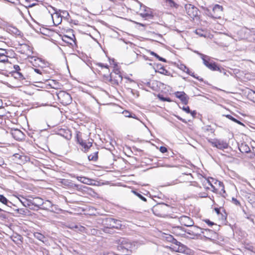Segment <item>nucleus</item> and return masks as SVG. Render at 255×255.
Instances as JSON below:
<instances>
[{"instance_id":"obj_24","label":"nucleus","mask_w":255,"mask_h":255,"mask_svg":"<svg viewBox=\"0 0 255 255\" xmlns=\"http://www.w3.org/2000/svg\"><path fill=\"white\" fill-rule=\"evenodd\" d=\"M60 183L65 187H68L70 189L73 188V182L70 180L62 179Z\"/></svg>"},{"instance_id":"obj_64","label":"nucleus","mask_w":255,"mask_h":255,"mask_svg":"<svg viewBox=\"0 0 255 255\" xmlns=\"http://www.w3.org/2000/svg\"><path fill=\"white\" fill-rule=\"evenodd\" d=\"M163 67H164V66L161 64H157L156 65V69L158 70V71L161 70Z\"/></svg>"},{"instance_id":"obj_26","label":"nucleus","mask_w":255,"mask_h":255,"mask_svg":"<svg viewBox=\"0 0 255 255\" xmlns=\"http://www.w3.org/2000/svg\"><path fill=\"white\" fill-rule=\"evenodd\" d=\"M162 83L156 80H151L150 88L153 91H157L159 90Z\"/></svg>"},{"instance_id":"obj_49","label":"nucleus","mask_w":255,"mask_h":255,"mask_svg":"<svg viewBox=\"0 0 255 255\" xmlns=\"http://www.w3.org/2000/svg\"><path fill=\"white\" fill-rule=\"evenodd\" d=\"M13 238H14V239H15V240H13V241L14 242H15L16 241H20L21 243L22 242L23 238L21 235L17 234L16 236H13Z\"/></svg>"},{"instance_id":"obj_53","label":"nucleus","mask_w":255,"mask_h":255,"mask_svg":"<svg viewBox=\"0 0 255 255\" xmlns=\"http://www.w3.org/2000/svg\"><path fill=\"white\" fill-rule=\"evenodd\" d=\"M180 107V108L182 109L184 112H185L187 114H189V112H190V109L189 107H188V106H187V107L183 106L182 108L181 107Z\"/></svg>"},{"instance_id":"obj_57","label":"nucleus","mask_w":255,"mask_h":255,"mask_svg":"<svg viewBox=\"0 0 255 255\" xmlns=\"http://www.w3.org/2000/svg\"><path fill=\"white\" fill-rule=\"evenodd\" d=\"M97 65L100 66L101 68H105L107 69H109V66L107 64H104L102 63H98Z\"/></svg>"},{"instance_id":"obj_60","label":"nucleus","mask_w":255,"mask_h":255,"mask_svg":"<svg viewBox=\"0 0 255 255\" xmlns=\"http://www.w3.org/2000/svg\"><path fill=\"white\" fill-rule=\"evenodd\" d=\"M76 138L77 142L78 141H79L80 140V139H82L81 133L80 132H79L78 133H77Z\"/></svg>"},{"instance_id":"obj_33","label":"nucleus","mask_w":255,"mask_h":255,"mask_svg":"<svg viewBox=\"0 0 255 255\" xmlns=\"http://www.w3.org/2000/svg\"><path fill=\"white\" fill-rule=\"evenodd\" d=\"M186 73L200 82L204 81V80L202 78H200V77L196 76L194 72H192L189 69H187V70L186 71Z\"/></svg>"},{"instance_id":"obj_39","label":"nucleus","mask_w":255,"mask_h":255,"mask_svg":"<svg viewBox=\"0 0 255 255\" xmlns=\"http://www.w3.org/2000/svg\"><path fill=\"white\" fill-rule=\"evenodd\" d=\"M113 225H114V227H118V228H112V229H122V227L123 226L122 224V222L120 220H118L117 219H115V222L113 223Z\"/></svg>"},{"instance_id":"obj_7","label":"nucleus","mask_w":255,"mask_h":255,"mask_svg":"<svg viewBox=\"0 0 255 255\" xmlns=\"http://www.w3.org/2000/svg\"><path fill=\"white\" fill-rule=\"evenodd\" d=\"M208 141L211 143V144L215 147L220 149L224 150L227 149L229 147V143L227 142L226 140L222 139L214 138V139H208Z\"/></svg>"},{"instance_id":"obj_34","label":"nucleus","mask_w":255,"mask_h":255,"mask_svg":"<svg viewBox=\"0 0 255 255\" xmlns=\"http://www.w3.org/2000/svg\"><path fill=\"white\" fill-rule=\"evenodd\" d=\"M77 179L81 182L86 184H89V182L91 181L89 178L85 177L78 176Z\"/></svg>"},{"instance_id":"obj_9","label":"nucleus","mask_w":255,"mask_h":255,"mask_svg":"<svg viewBox=\"0 0 255 255\" xmlns=\"http://www.w3.org/2000/svg\"><path fill=\"white\" fill-rule=\"evenodd\" d=\"M170 218L178 219L179 222L182 226L188 227L192 226L194 224L193 220L190 217L185 215L178 216L174 214H172L170 216Z\"/></svg>"},{"instance_id":"obj_56","label":"nucleus","mask_w":255,"mask_h":255,"mask_svg":"<svg viewBox=\"0 0 255 255\" xmlns=\"http://www.w3.org/2000/svg\"><path fill=\"white\" fill-rule=\"evenodd\" d=\"M6 206L7 207L8 209L9 210L12 208V206H14V204L11 202L10 201L8 200L7 203L6 204Z\"/></svg>"},{"instance_id":"obj_47","label":"nucleus","mask_w":255,"mask_h":255,"mask_svg":"<svg viewBox=\"0 0 255 255\" xmlns=\"http://www.w3.org/2000/svg\"><path fill=\"white\" fill-rule=\"evenodd\" d=\"M221 209L224 212L225 214H226L225 216H224L223 214H222V217L223 218L225 217V218H226L227 214H226V213L225 212V210H224V209L223 208H215L214 209V210L218 215H219L220 214H221Z\"/></svg>"},{"instance_id":"obj_23","label":"nucleus","mask_w":255,"mask_h":255,"mask_svg":"<svg viewBox=\"0 0 255 255\" xmlns=\"http://www.w3.org/2000/svg\"><path fill=\"white\" fill-rule=\"evenodd\" d=\"M80 145L83 147V149L82 150L84 152H87L89 149L92 150L94 149L93 147V143L92 142H88L87 143L86 141L84 140Z\"/></svg>"},{"instance_id":"obj_43","label":"nucleus","mask_w":255,"mask_h":255,"mask_svg":"<svg viewBox=\"0 0 255 255\" xmlns=\"http://www.w3.org/2000/svg\"><path fill=\"white\" fill-rule=\"evenodd\" d=\"M158 98L162 101L163 102H171L172 101L171 100V99L169 97H164L163 95H160L159 94L158 95Z\"/></svg>"},{"instance_id":"obj_10","label":"nucleus","mask_w":255,"mask_h":255,"mask_svg":"<svg viewBox=\"0 0 255 255\" xmlns=\"http://www.w3.org/2000/svg\"><path fill=\"white\" fill-rule=\"evenodd\" d=\"M59 101L63 105H67L72 102V98L71 95L64 91H60L57 94Z\"/></svg>"},{"instance_id":"obj_32","label":"nucleus","mask_w":255,"mask_h":255,"mask_svg":"<svg viewBox=\"0 0 255 255\" xmlns=\"http://www.w3.org/2000/svg\"><path fill=\"white\" fill-rule=\"evenodd\" d=\"M224 116H225L228 119L231 120L232 121L240 125H244L243 123H242L241 122L237 120V119L235 118L234 117H233L232 115H224Z\"/></svg>"},{"instance_id":"obj_62","label":"nucleus","mask_w":255,"mask_h":255,"mask_svg":"<svg viewBox=\"0 0 255 255\" xmlns=\"http://www.w3.org/2000/svg\"><path fill=\"white\" fill-rule=\"evenodd\" d=\"M0 218L2 219H6L7 218V217L6 215L3 213H0Z\"/></svg>"},{"instance_id":"obj_36","label":"nucleus","mask_w":255,"mask_h":255,"mask_svg":"<svg viewBox=\"0 0 255 255\" xmlns=\"http://www.w3.org/2000/svg\"><path fill=\"white\" fill-rule=\"evenodd\" d=\"M87 188L86 186L81 184H76L73 183V189H75L78 191H85L84 189Z\"/></svg>"},{"instance_id":"obj_5","label":"nucleus","mask_w":255,"mask_h":255,"mask_svg":"<svg viewBox=\"0 0 255 255\" xmlns=\"http://www.w3.org/2000/svg\"><path fill=\"white\" fill-rule=\"evenodd\" d=\"M195 52L197 53L199 56H200V58L202 59L203 61V64L210 70L215 71L216 68H217V66L218 64H217L215 62L213 61L211 59V57L201 53L198 51H195Z\"/></svg>"},{"instance_id":"obj_29","label":"nucleus","mask_w":255,"mask_h":255,"mask_svg":"<svg viewBox=\"0 0 255 255\" xmlns=\"http://www.w3.org/2000/svg\"><path fill=\"white\" fill-rule=\"evenodd\" d=\"M17 213L22 215H28L29 214V210L25 208H14Z\"/></svg>"},{"instance_id":"obj_31","label":"nucleus","mask_w":255,"mask_h":255,"mask_svg":"<svg viewBox=\"0 0 255 255\" xmlns=\"http://www.w3.org/2000/svg\"><path fill=\"white\" fill-rule=\"evenodd\" d=\"M12 75L14 77V78L18 79L19 80H22L24 79V77L22 74L19 72H12Z\"/></svg>"},{"instance_id":"obj_45","label":"nucleus","mask_w":255,"mask_h":255,"mask_svg":"<svg viewBox=\"0 0 255 255\" xmlns=\"http://www.w3.org/2000/svg\"><path fill=\"white\" fill-rule=\"evenodd\" d=\"M12 30L11 32L13 33L15 35L17 36L21 35V32L20 31H19L17 28L14 26H11Z\"/></svg>"},{"instance_id":"obj_4","label":"nucleus","mask_w":255,"mask_h":255,"mask_svg":"<svg viewBox=\"0 0 255 255\" xmlns=\"http://www.w3.org/2000/svg\"><path fill=\"white\" fill-rule=\"evenodd\" d=\"M219 230L220 226L219 225H216V228H213V230L202 228L201 235L203 234L205 238L210 241H216L218 239V235L217 232Z\"/></svg>"},{"instance_id":"obj_19","label":"nucleus","mask_w":255,"mask_h":255,"mask_svg":"<svg viewBox=\"0 0 255 255\" xmlns=\"http://www.w3.org/2000/svg\"><path fill=\"white\" fill-rule=\"evenodd\" d=\"M139 3L140 4V7H143L144 8V12L140 13V15L143 18L148 17L152 19L154 15L150 8L143 5L140 2H139Z\"/></svg>"},{"instance_id":"obj_12","label":"nucleus","mask_w":255,"mask_h":255,"mask_svg":"<svg viewBox=\"0 0 255 255\" xmlns=\"http://www.w3.org/2000/svg\"><path fill=\"white\" fill-rule=\"evenodd\" d=\"M105 79H108L110 83L115 86L119 85L120 83H121L123 80V76L122 75H113L110 74L109 76H104Z\"/></svg>"},{"instance_id":"obj_13","label":"nucleus","mask_w":255,"mask_h":255,"mask_svg":"<svg viewBox=\"0 0 255 255\" xmlns=\"http://www.w3.org/2000/svg\"><path fill=\"white\" fill-rule=\"evenodd\" d=\"M187 14L192 18L196 17L198 13V9L191 4H187L185 5Z\"/></svg>"},{"instance_id":"obj_37","label":"nucleus","mask_w":255,"mask_h":255,"mask_svg":"<svg viewBox=\"0 0 255 255\" xmlns=\"http://www.w3.org/2000/svg\"><path fill=\"white\" fill-rule=\"evenodd\" d=\"M110 74L113 75H122L120 70V68L117 63L114 64V67L113 72Z\"/></svg>"},{"instance_id":"obj_44","label":"nucleus","mask_w":255,"mask_h":255,"mask_svg":"<svg viewBox=\"0 0 255 255\" xmlns=\"http://www.w3.org/2000/svg\"><path fill=\"white\" fill-rule=\"evenodd\" d=\"M177 67L180 69L181 70L186 72V70L187 69H189V68L184 64L180 63L179 64L177 65Z\"/></svg>"},{"instance_id":"obj_41","label":"nucleus","mask_w":255,"mask_h":255,"mask_svg":"<svg viewBox=\"0 0 255 255\" xmlns=\"http://www.w3.org/2000/svg\"><path fill=\"white\" fill-rule=\"evenodd\" d=\"M203 221L206 223L208 226L211 227L214 226L213 228H216V225H217L214 222L210 221L209 219H208L203 220Z\"/></svg>"},{"instance_id":"obj_52","label":"nucleus","mask_w":255,"mask_h":255,"mask_svg":"<svg viewBox=\"0 0 255 255\" xmlns=\"http://www.w3.org/2000/svg\"><path fill=\"white\" fill-rule=\"evenodd\" d=\"M232 200L234 204L237 206H241L240 202L236 198L233 197Z\"/></svg>"},{"instance_id":"obj_46","label":"nucleus","mask_w":255,"mask_h":255,"mask_svg":"<svg viewBox=\"0 0 255 255\" xmlns=\"http://www.w3.org/2000/svg\"><path fill=\"white\" fill-rule=\"evenodd\" d=\"M8 200L5 196H4V195L0 194V202L6 205V204L7 203Z\"/></svg>"},{"instance_id":"obj_18","label":"nucleus","mask_w":255,"mask_h":255,"mask_svg":"<svg viewBox=\"0 0 255 255\" xmlns=\"http://www.w3.org/2000/svg\"><path fill=\"white\" fill-rule=\"evenodd\" d=\"M10 133L15 139L18 141L24 139L25 136L22 131L17 128H12Z\"/></svg>"},{"instance_id":"obj_54","label":"nucleus","mask_w":255,"mask_h":255,"mask_svg":"<svg viewBox=\"0 0 255 255\" xmlns=\"http://www.w3.org/2000/svg\"><path fill=\"white\" fill-rule=\"evenodd\" d=\"M159 150L161 153H165L167 152V148L165 146H161L160 147Z\"/></svg>"},{"instance_id":"obj_22","label":"nucleus","mask_w":255,"mask_h":255,"mask_svg":"<svg viewBox=\"0 0 255 255\" xmlns=\"http://www.w3.org/2000/svg\"><path fill=\"white\" fill-rule=\"evenodd\" d=\"M22 198L24 199V201H22L21 200H20V201L24 207H29L30 209L34 210V208L30 207L31 205H33L35 207L38 206V205H36L35 202H32L31 200H27L26 199L24 198L23 197H22Z\"/></svg>"},{"instance_id":"obj_51","label":"nucleus","mask_w":255,"mask_h":255,"mask_svg":"<svg viewBox=\"0 0 255 255\" xmlns=\"http://www.w3.org/2000/svg\"><path fill=\"white\" fill-rule=\"evenodd\" d=\"M123 114L125 117L130 118L131 116V113L127 110L124 111Z\"/></svg>"},{"instance_id":"obj_42","label":"nucleus","mask_w":255,"mask_h":255,"mask_svg":"<svg viewBox=\"0 0 255 255\" xmlns=\"http://www.w3.org/2000/svg\"><path fill=\"white\" fill-rule=\"evenodd\" d=\"M165 1L171 7L177 8L178 6L173 0H165Z\"/></svg>"},{"instance_id":"obj_2","label":"nucleus","mask_w":255,"mask_h":255,"mask_svg":"<svg viewBox=\"0 0 255 255\" xmlns=\"http://www.w3.org/2000/svg\"><path fill=\"white\" fill-rule=\"evenodd\" d=\"M172 207L164 203H157L152 208L153 214L158 217H164L167 215L171 210Z\"/></svg>"},{"instance_id":"obj_61","label":"nucleus","mask_w":255,"mask_h":255,"mask_svg":"<svg viewBox=\"0 0 255 255\" xmlns=\"http://www.w3.org/2000/svg\"><path fill=\"white\" fill-rule=\"evenodd\" d=\"M13 68H14V71H13V72H19L20 70V68L19 66L17 65H14L13 66Z\"/></svg>"},{"instance_id":"obj_58","label":"nucleus","mask_w":255,"mask_h":255,"mask_svg":"<svg viewBox=\"0 0 255 255\" xmlns=\"http://www.w3.org/2000/svg\"><path fill=\"white\" fill-rule=\"evenodd\" d=\"M48 201H47L46 202L44 203L43 205H45V206H43V207L41 208V209H45L46 210H49V209H50V208H49V204L47 203Z\"/></svg>"},{"instance_id":"obj_40","label":"nucleus","mask_w":255,"mask_h":255,"mask_svg":"<svg viewBox=\"0 0 255 255\" xmlns=\"http://www.w3.org/2000/svg\"><path fill=\"white\" fill-rule=\"evenodd\" d=\"M34 236L36 239L44 242V239H45V237L42 234L39 233H35L34 234Z\"/></svg>"},{"instance_id":"obj_16","label":"nucleus","mask_w":255,"mask_h":255,"mask_svg":"<svg viewBox=\"0 0 255 255\" xmlns=\"http://www.w3.org/2000/svg\"><path fill=\"white\" fill-rule=\"evenodd\" d=\"M174 245H175L177 247H174L173 248V250L178 253H185L187 250H188L187 247L181 243L180 242H178L175 238L174 239V241L171 243Z\"/></svg>"},{"instance_id":"obj_15","label":"nucleus","mask_w":255,"mask_h":255,"mask_svg":"<svg viewBox=\"0 0 255 255\" xmlns=\"http://www.w3.org/2000/svg\"><path fill=\"white\" fill-rule=\"evenodd\" d=\"M185 231L186 228L182 226H177L172 228L173 233L176 236L187 239L188 236L186 235Z\"/></svg>"},{"instance_id":"obj_38","label":"nucleus","mask_w":255,"mask_h":255,"mask_svg":"<svg viewBox=\"0 0 255 255\" xmlns=\"http://www.w3.org/2000/svg\"><path fill=\"white\" fill-rule=\"evenodd\" d=\"M31 59H34V61L35 62H38L39 63H40V64H41L42 65H40V63H38V65L39 66H41V67H43V66H45L46 65V63L45 62L44 60H42L41 58H35L34 57H31Z\"/></svg>"},{"instance_id":"obj_6","label":"nucleus","mask_w":255,"mask_h":255,"mask_svg":"<svg viewBox=\"0 0 255 255\" xmlns=\"http://www.w3.org/2000/svg\"><path fill=\"white\" fill-rule=\"evenodd\" d=\"M222 12V6L218 4H215L212 9L207 8L205 10V13L208 16L214 19L220 18Z\"/></svg>"},{"instance_id":"obj_11","label":"nucleus","mask_w":255,"mask_h":255,"mask_svg":"<svg viewBox=\"0 0 255 255\" xmlns=\"http://www.w3.org/2000/svg\"><path fill=\"white\" fill-rule=\"evenodd\" d=\"M98 223L102 224L107 228L112 229V228H118V226L114 227V225H113V223L115 222V219L114 218L103 216L98 219Z\"/></svg>"},{"instance_id":"obj_30","label":"nucleus","mask_w":255,"mask_h":255,"mask_svg":"<svg viewBox=\"0 0 255 255\" xmlns=\"http://www.w3.org/2000/svg\"><path fill=\"white\" fill-rule=\"evenodd\" d=\"M131 192L136 196L139 199L143 201L144 202L146 201V199L141 194V192L138 191L137 190H132Z\"/></svg>"},{"instance_id":"obj_14","label":"nucleus","mask_w":255,"mask_h":255,"mask_svg":"<svg viewBox=\"0 0 255 255\" xmlns=\"http://www.w3.org/2000/svg\"><path fill=\"white\" fill-rule=\"evenodd\" d=\"M50 7L54 11V13L51 14L54 24L55 25H57L62 22L61 10H58L57 8L52 6H50Z\"/></svg>"},{"instance_id":"obj_48","label":"nucleus","mask_w":255,"mask_h":255,"mask_svg":"<svg viewBox=\"0 0 255 255\" xmlns=\"http://www.w3.org/2000/svg\"><path fill=\"white\" fill-rule=\"evenodd\" d=\"M159 73L163 74L164 75L168 76L170 75V72L165 69L164 67L162 68L161 70L158 71Z\"/></svg>"},{"instance_id":"obj_55","label":"nucleus","mask_w":255,"mask_h":255,"mask_svg":"<svg viewBox=\"0 0 255 255\" xmlns=\"http://www.w3.org/2000/svg\"><path fill=\"white\" fill-rule=\"evenodd\" d=\"M36 200H38V201L37 202L38 204H37L36 203V205H38V206L37 207L40 208L39 206L43 205L44 204V202H42L41 199L40 198H36Z\"/></svg>"},{"instance_id":"obj_27","label":"nucleus","mask_w":255,"mask_h":255,"mask_svg":"<svg viewBox=\"0 0 255 255\" xmlns=\"http://www.w3.org/2000/svg\"><path fill=\"white\" fill-rule=\"evenodd\" d=\"M98 149L94 151L93 152L88 155V158L89 161H96L98 159Z\"/></svg>"},{"instance_id":"obj_63","label":"nucleus","mask_w":255,"mask_h":255,"mask_svg":"<svg viewBox=\"0 0 255 255\" xmlns=\"http://www.w3.org/2000/svg\"><path fill=\"white\" fill-rule=\"evenodd\" d=\"M34 71L37 74H39L40 75H42L43 73V72L38 68H33Z\"/></svg>"},{"instance_id":"obj_28","label":"nucleus","mask_w":255,"mask_h":255,"mask_svg":"<svg viewBox=\"0 0 255 255\" xmlns=\"http://www.w3.org/2000/svg\"><path fill=\"white\" fill-rule=\"evenodd\" d=\"M216 71H218L220 73H223L224 75H226L228 77L229 76V74L232 75V74L230 72L228 71L226 69L223 68L218 64L217 66V68H216Z\"/></svg>"},{"instance_id":"obj_1","label":"nucleus","mask_w":255,"mask_h":255,"mask_svg":"<svg viewBox=\"0 0 255 255\" xmlns=\"http://www.w3.org/2000/svg\"><path fill=\"white\" fill-rule=\"evenodd\" d=\"M117 244V250L120 255H129L132 253L133 245L128 239L121 238L116 240Z\"/></svg>"},{"instance_id":"obj_20","label":"nucleus","mask_w":255,"mask_h":255,"mask_svg":"<svg viewBox=\"0 0 255 255\" xmlns=\"http://www.w3.org/2000/svg\"><path fill=\"white\" fill-rule=\"evenodd\" d=\"M58 134L67 139H70L72 136L71 132L68 129L60 128L58 130Z\"/></svg>"},{"instance_id":"obj_35","label":"nucleus","mask_w":255,"mask_h":255,"mask_svg":"<svg viewBox=\"0 0 255 255\" xmlns=\"http://www.w3.org/2000/svg\"><path fill=\"white\" fill-rule=\"evenodd\" d=\"M149 52L151 55L156 57L159 61H162L163 62H167V60L166 59H165L162 57H160L155 52H154L153 51H149Z\"/></svg>"},{"instance_id":"obj_17","label":"nucleus","mask_w":255,"mask_h":255,"mask_svg":"<svg viewBox=\"0 0 255 255\" xmlns=\"http://www.w3.org/2000/svg\"><path fill=\"white\" fill-rule=\"evenodd\" d=\"M174 95L183 104L185 105L188 104L189 97L184 92L177 91L174 93Z\"/></svg>"},{"instance_id":"obj_25","label":"nucleus","mask_w":255,"mask_h":255,"mask_svg":"<svg viewBox=\"0 0 255 255\" xmlns=\"http://www.w3.org/2000/svg\"><path fill=\"white\" fill-rule=\"evenodd\" d=\"M47 203L49 205V208H50V209H49V210L50 212L58 214L60 213L61 211H62V210L58 208V206L53 204L51 202L48 201Z\"/></svg>"},{"instance_id":"obj_8","label":"nucleus","mask_w":255,"mask_h":255,"mask_svg":"<svg viewBox=\"0 0 255 255\" xmlns=\"http://www.w3.org/2000/svg\"><path fill=\"white\" fill-rule=\"evenodd\" d=\"M190 229H186V235L188 236V238L195 239L201 236V231L202 228L194 224L191 227H189Z\"/></svg>"},{"instance_id":"obj_21","label":"nucleus","mask_w":255,"mask_h":255,"mask_svg":"<svg viewBox=\"0 0 255 255\" xmlns=\"http://www.w3.org/2000/svg\"><path fill=\"white\" fill-rule=\"evenodd\" d=\"M239 149L242 153H248L251 152L250 148L245 142L239 145Z\"/></svg>"},{"instance_id":"obj_59","label":"nucleus","mask_w":255,"mask_h":255,"mask_svg":"<svg viewBox=\"0 0 255 255\" xmlns=\"http://www.w3.org/2000/svg\"><path fill=\"white\" fill-rule=\"evenodd\" d=\"M8 60L7 59V56H5L3 58H0V62H2V63L7 62H8Z\"/></svg>"},{"instance_id":"obj_50","label":"nucleus","mask_w":255,"mask_h":255,"mask_svg":"<svg viewBox=\"0 0 255 255\" xmlns=\"http://www.w3.org/2000/svg\"><path fill=\"white\" fill-rule=\"evenodd\" d=\"M174 239V238L171 235H166L165 236V240L168 242L172 243Z\"/></svg>"},{"instance_id":"obj_3","label":"nucleus","mask_w":255,"mask_h":255,"mask_svg":"<svg viewBox=\"0 0 255 255\" xmlns=\"http://www.w3.org/2000/svg\"><path fill=\"white\" fill-rule=\"evenodd\" d=\"M236 40L248 39L249 41H255V27L250 29L243 28L237 31Z\"/></svg>"}]
</instances>
